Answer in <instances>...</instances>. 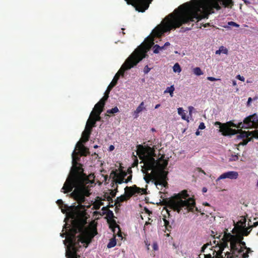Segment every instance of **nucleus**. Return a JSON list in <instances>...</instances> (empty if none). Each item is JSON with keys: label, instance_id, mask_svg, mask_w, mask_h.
I'll return each mask as SVG.
<instances>
[{"label": "nucleus", "instance_id": "f257e3e1", "mask_svg": "<svg viewBox=\"0 0 258 258\" xmlns=\"http://www.w3.org/2000/svg\"><path fill=\"white\" fill-rule=\"evenodd\" d=\"M74 168L72 173L69 176L64 182L61 191L64 194L71 191L75 188L73 192L70 194V197L73 198L79 204L77 206L68 207L64 204L61 200H58L56 202L61 210V212L64 214L67 211H72L73 218L75 215L78 214L81 217L84 216V212L80 211L81 209H84L85 206L82 204L86 201V197L90 195V189L86 184L90 181L87 175L83 173V169L81 166L77 167L76 159L73 157Z\"/></svg>", "mask_w": 258, "mask_h": 258}, {"label": "nucleus", "instance_id": "f03ea898", "mask_svg": "<svg viewBox=\"0 0 258 258\" xmlns=\"http://www.w3.org/2000/svg\"><path fill=\"white\" fill-rule=\"evenodd\" d=\"M81 218V225L72 227L67 233H60L61 237H66L63 241V244L66 246V256L68 249L72 247L76 251L77 254L80 255L78 253L79 249L81 247L80 243H89L90 239L97 234L95 227L89 229L84 227L83 224H85L86 221L83 217Z\"/></svg>", "mask_w": 258, "mask_h": 258}, {"label": "nucleus", "instance_id": "7ed1b4c3", "mask_svg": "<svg viewBox=\"0 0 258 258\" xmlns=\"http://www.w3.org/2000/svg\"><path fill=\"white\" fill-rule=\"evenodd\" d=\"M166 206L168 208L180 214H185L189 212H200L196 207L195 200L189 197L186 190H182L176 196L168 200L166 202Z\"/></svg>", "mask_w": 258, "mask_h": 258}, {"label": "nucleus", "instance_id": "20e7f679", "mask_svg": "<svg viewBox=\"0 0 258 258\" xmlns=\"http://www.w3.org/2000/svg\"><path fill=\"white\" fill-rule=\"evenodd\" d=\"M154 44L152 41L150 44L141 45L137 48L126 59L124 63L122 64L120 69L115 74L119 79L120 76H123L124 72L129 70L135 66L137 65L141 60L147 56V52L150 49L151 45Z\"/></svg>", "mask_w": 258, "mask_h": 258}, {"label": "nucleus", "instance_id": "39448f33", "mask_svg": "<svg viewBox=\"0 0 258 258\" xmlns=\"http://www.w3.org/2000/svg\"><path fill=\"white\" fill-rule=\"evenodd\" d=\"M166 167L167 163H166L161 168L156 167L152 169L151 173H148L149 170H147L146 167L145 166V170H143V173L146 174L144 178L145 180L147 183H149L150 180H153L156 186L159 185L166 187L168 184L167 180L168 173V171L164 170Z\"/></svg>", "mask_w": 258, "mask_h": 258}, {"label": "nucleus", "instance_id": "423d86ee", "mask_svg": "<svg viewBox=\"0 0 258 258\" xmlns=\"http://www.w3.org/2000/svg\"><path fill=\"white\" fill-rule=\"evenodd\" d=\"M148 156L146 157L144 162V166L146 167L147 170H151L152 169L156 167L161 168L164 164L168 165V160L164 159V155H162L158 160H155L154 157L156 156L154 148L148 147L147 148Z\"/></svg>", "mask_w": 258, "mask_h": 258}, {"label": "nucleus", "instance_id": "0eeeda50", "mask_svg": "<svg viewBox=\"0 0 258 258\" xmlns=\"http://www.w3.org/2000/svg\"><path fill=\"white\" fill-rule=\"evenodd\" d=\"M76 148H78V149L79 150V152H76V151L75 150L72 153L73 166L72 168V170L70 173V174L72 173V172L73 170V168H74L73 157L75 158V159H76V163H75L76 164L77 167L81 166L82 167V168L84 170V169L82 167V165L81 164H79L77 162V161L80 160L79 153L80 154V155L81 156H86L87 155H89L90 153L89 149L88 148L86 147L85 146H84L83 144V143H82L80 141H79L77 143V144L76 145Z\"/></svg>", "mask_w": 258, "mask_h": 258}, {"label": "nucleus", "instance_id": "6e6552de", "mask_svg": "<svg viewBox=\"0 0 258 258\" xmlns=\"http://www.w3.org/2000/svg\"><path fill=\"white\" fill-rule=\"evenodd\" d=\"M258 125V117L254 113L252 115L246 117L243 122H240L238 123V128H248L254 126Z\"/></svg>", "mask_w": 258, "mask_h": 258}, {"label": "nucleus", "instance_id": "1a4fd4ad", "mask_svg": "<svg viewBox=\"0 0 258 258\" xmlns=\"http://www.w3.org/2000/svg\"><path fill=\"white\" fill-rule=\"evenodd\" d=\"M128 4H132L136 10L140 12H144L147 10L149 7L150 2L149 0H132V3L129 0H125Z\"/></svg>", "mask_w": 258, "mask_h": 258}, {"label": "nucleus", "instance_id": "9d476101", "mask_svg": "<svg viewBox=\"0 0 258 258\" xmlns=\"http://www.w3.org/2000/svg\"><path fill=\"white\" fill-rule=\"evenodd\" d=\"M215 125H219L220 126L219 131L222 133L223 136H226L237 134V131L229 127L226 123H222L219 121H216L215 123Z\"/></svg>", "mask_w": 258, "mask_h": 258}, {"label": "nucleus", "instance_id": "9b49d317", "mask_svg": "<svg viewBox=\"0 0 258 258\" xmlns=\"http://www.w3.org/2000/svg\"><path fill=\"white\" fill-rule=\"evenodd\" d=\"M224 238L227 241H229L231 251H233L234 254H235L236 251L238 250L237 244L238 243L235 241L234 237L230 233H225L224 235Z\"/></svg>", "mask_w": 258, "mask_h": 258}, {"label": "nucleus", "instance_id": "f8f14e48", "mask_svg": "<svg viewBox=\"0 0 258 258\" xmlns=\"http://www.w3.org/2000/svg\"><path fill=\"white\" fill-rule=\"evenodd\" d=\"M107 99L108 96H104L103 98H101L100 100L95 104L93 110L91 113L92 115H93L95 113L101 114V113L103 111V109Z\"/></svg>", "mask_w": 258, "mask_h": 258}, {"label": "nucleus", "instance_id": "ddd939ff", "mask_svg": "<svg viewBox=\"0 0 258 258\" xmlns=\"http://www.w3.org/2000/svg\"><path fill=\"white\" fill-rule=\"evenodd\" d=\"M238 177V173L237 171H230L224 172L217 179L220 180L221 179L229 178L230 179H236Z\"/></svg>", "mask_w": 258, "mask_h": 258}, {"label": "nucleus", "instance_id": "4468645a", "mask_svg": "<svg viewBox=\"0 0 258 258\" xmlns=\"http://www.w3.org/2000/svg\"><path fill=\"white\" fill-rule=\"evenodd\" d=\"M111 174H113L117 177V179L115 180L116 183L121 184L124 182V178L127 175V173L125 171H121V173L117 174L115 171H112Z\"/></svg>", "mask_w": 258, "mask_h": 258}, {"label": "nucleus", "instance_id": "2eb2a0df", "mask_svg": "<svg viewBox=\"0 0 258 258\" xmlns=\"http://www.w3.org/2000/svg\"><path fill=\"white\" fill-rule=\"evenodd\" d=\"M118 80V76L115 75L112 81H111L110 84L108 86V88L105 92L104 96L107 95L108 98L109 97V94L110 91L117 84Z\"/></svg>", "mask_w": 258, "mask_h": 258}, {"label": "nucleus", "instance_id": "dca6fc26", "mask_svg": "<svg viewBox=\"0 0 258 258\" xmlns=\"http://www.w3.org/2000/svg\"><path fill=\"white\" fill-rule=\"evenodd\" d=\"M238 132L239 133V135L237 136V138L239 139H243L244 138H246V139L250 138L249 137L250 136V137L252 138V135H253V131L252 132H246V131H242L241 130H237V133H238Z\"/></svg>", "mask_w": 258, "mask_h": 258}, {"label": "nucleus", "instance_id": "f3484780", "mask_svg": "<svg viewBox=\"0 0 258 258\" xmlns=\"http://www.w3.org/2000/svg\"><path fill=\"white\" fill-rule=\"evenodd\" d=\"M127 189H134V195L135 194H146V189L137 187L136 185L132 186H127Z\"/></svg>", "mask_w": 258, "mask_h": 258}, {"label": "nucleus", "instance_id": "a211bd4d", "mask_svg": "<svg viewBox=\"0 0 258 258\" xmlns=\"http://www.w3.org/2000/svg\"><path fill=\"white\" fill-rule=\"evenodd\" d=\"M146 108L144 106V102H142L139 106L137 108L136 110L133 112V116L134 118H137L139 115V114L143 110H145Z\"/></svg>", "mask_w": 258, "mask_h": 258}, {"label": "nucleus", "instance_id": "6ab92c4d", "mask_svg": "<svg viewBox=\"0 0 258 258\" xmlns=\"http://www.w3.org/2000/svg\"><path fill=\"white\" fill-rule=\"evenodd\" d=\"M67 258H81L80 255H77L76 251L74 250V248H69L67 252Z\"/></svg>", "mask_w": 258, "mask_h": 258}, {"label": "nucleus", "instance_id": "aec40b11", "mask_svg": "<svg viewBox=\"0 0 258 258\" xmlns=\"http://www.w3.org/2000/svg\"><path fill=\"white\" fill-rule=\"evenodd\" d=\"M67 258H81L80 255H77L76 251L74 250V248H69L67 252Z\"/></svg>", "mask_w": 258, "mask_h": 258}, {"label": "nucleus", "instance_id": "412c9836", "mask_svg": "<svg viewBox=\"0 0 258 258\" xmlns=\"http://www.w3.org/2000/svg\"><path fill=\"white\" fill-rule=\"evenodd\" d=\"M128 200L127 197L125 195H123L120 196V197L117 198L116 200L115 201L114 205H116L117 207L120 206V203H122L124 201H126Z\"/></svg>", "mask_w": 258, "mask_h": 258}, {"label": "nucleus", "instance_id": "4be33fe9", "mask_svg": "<svg viewBox=\"0 0 258 258\" xmlns=\"http://www.w3.org/2000/svg\"><path fill=\"white\" fill-rule=\"evenodd\" d=\"M90 135H91V134L90 133L87 132L85 133V131H84V132L82 133V140L80 141V142H81L82 143H85V142H87L90 138Z\"/></svg>", "mask_w": 258, "mask_h": 258}, {"label": "nucleus", "instance_id": "5701e85b", "mask_svg": "<svg viewBox=\"0 0 258 258\" xmlns=\"http://www.w3.org/2000/svg\"><path fill=\"white\" fill-rule=\"evenodd\" d=\"M178 113L181 115L182 119L185 120H188L187 118L186 117V113L182 108L179 107L177 109Z\"/></svg>", "mask_w": 258, "mask_h": 258}, {"label": "nucleus", "instance_id": "b1692460", "mask_svg": "<svg viewBox=\"0 0 258 258\" xmlns=\"http://www.w3.org/2000/svg\"><path fill=\"white\" fill-rule=\"evenodd\" d=\"M175 90V88L173 85L171 86L170 87H168L166 88V89L164 91V93L166 94L169 93L170 96L171 97L173 96V92Z\"/></svg>", "mask_w": 258, "mask_h": 258}, {"label": "nucleus", "instance_id": "393cba45", "mask_svg": "<svg viewBox=\"0 0 258 258\" xmlns=\"http://www.w3.org/2000/svg\"><path fill=\"white\" fill-rule=\"evenodd\" d=\"M221 53L227 54H228V49L223 46H221L218 50L216 51L215 53L216 54H220Z\"/></svg>", "mask_w": 258, "mask_h": 258}, {"label": "nucleus", "instance_id": "a878e982", "mask_svg": "<svg viewBox=\"0 0 258 258\" xmlns=\"http://www.w3.org/2000/svg\"><path fill=\"white\" fill-rule=\"evenodd\" d=\"M96 122L93 118V115H92V114L91 113L90 116L88 119L87 123L89 124L92 127H95L96 126Z\"/></svg>", "mask_w": 258, "mask_h": 258}, {"label": "nucleus", "instance_id": "bb28decb", "mask_svg": "<svg viewBox=\"0 0 258 258\" xmlns=\"http://www.w3.org/2000/svg\"><path fill=\"white\" fill-rule=\"evenodd\" d=\"M125 196L129 199L131 197L134 195V189H127V186L125 188Z\"/></svg>", "mask_w": 258, "mask_h": 258}, {"label": "nucleus", "instance_id": "cd10ccee", "mask_svg": "<svg viewBox=\"0 0 258 258\" xmlns=\"http://www.w3.org/2000/svg\"><path fill=\"white\" fill-rule=\"evenodd\" d=\"M153 52L154 53H158L160 50H162L164 49V46H160L158 44H156L153 47Z\"/></svg>", "mask_w": 258, "mask_h": 258}, {"label": "nucleus", "instance_id": "c85d7f7f", "mask_svg": "<svg viewBox=\"0 0 258 258\" xmlns=\"http://www.w3.org/2000/svg\"><path fill=\"white\" fill-rule=\"evenodd\" d=\"M222 239L224 240V241L220 243L218 247L222 249V250H223L225 247L228 246V242L229 241H227L224 238V237L222 238Z\"/></svg>", "mask_w": 258, "mask_h": 258}, {"label": "nucleus", "instance_id": "c756f323", "mask_svg": "<svg viewBox=\"0 0 258 258\" xmlns=\"http://www.w3.org/2000/svg\"><path fill=\"white\" fill-rule=\"evenodd\" d=\"M233 236L235 238L234 239L235 240V241L237 243H239L242 241L244 235L242 233V234L233 235Z\"/></svg>", "mask_w": 258, "mask_h": 258}, {"label": "nucleus", "instance_id": "7c9ffc66", "mask_svg": "<svg viewBox=\"0 0 258 258\" xmlns=\"http://www.w3.org/2000/svg\"><path fill=\"white\" fill-rule=\"evenodd\" d=\"M192 72L194 74L197 76H201L203 74V71L201 70L200 68L196 67L192 70Z\"/></svg>", "mask_w": 258, "mask_h": 258}, {"label": "nucleus", "instance_id": "2f4dec72", "mask_svg": "<svg viewBox=\"0 0 258 258\" xmlns=\"http://www.w3.org/2000/svg\"><path fill=\"white\" fill-rule=\"evenodd\" d=\"M230 26H233V27H239V25L237 24L236 23H235L234 22L230 21V22H228V25H227L224 26L223 27L225 28L229 29V28H230Z\"/></svg>", "mask_w": 258, "mask_h": 258}, {"label": "nucleus", "instance_id": "473e14b6", "mask_svg": "<svg viewBox=\"0 0 258 258\" xmlns=\"http://www.w3.org/2000/svg\"><path fill=\"white\" fill-rule=\"evenodd\" d=\"M173 72L175 73H179L181 71V69L178 63H176L173 67Z\"/></svg>", "mask_w": 258, "mask_h": 258}, {"label": "nucleus", "instance_id": "72a5a7b5", "mask_svg": "<svg viewBox=\"0 0 258 258\" xmlns=\"http://www.w3.org/2000/svg\"><path fill=\"white\" fill-rule=\"evenodd\" d=\"M251 230V228H249V225L247 228H244V227L243 228L242 233L243 234V235L244 236H246L249 234Z\"/></svg>", "mask_w": 258, "mask_h": 258}, {"label": "nucleus", "instance_id": "f704fd0d", "mask_svg": "<svg viewBox=\"0 0 258 258\" xmlns=\"http://www.w3.org/2000/svg\"><path fill=\"white\" fill-rule=\"evenodd\" d=\"M116 244V241L115 239H112L110 240L109 243L107 244L108 248H111L115 246Z\"/></svg>", "mask_w": 258, "mask_h": 258}, {"label": "nucleus", "instance_id": "c9c22d12", "mask_svg": "<svg viewBox=\"0 0 258 258\" xmlns=\"http://www.w3.org/2000/svg\"><path fill=\"white\" fill-rule=\"evenodd\" d=\"M119 111V109L117 107L115 106L114 108L107 110V113L114 114Z\"/></svg>", "mask_w": 258, "mask_h": 258}, {"label": "nucleus", "instance_id": "e433bc0d", "mask_svg": "<svg viewBox=\"0 0 258 258\" xmlns=\"http://www.w3.org/2000/svg\"><path fill=\"white\" fill-rule=\"evenodd\" d=\"M163 221L166 229L168 231H170V229L171 228V226L170 225L169 222L165 218L163 219Z\"/></svg>", "mask_w": 258, "mask_h": 258}, {"label": "nucleus", "instance_id": "4c0bfd02", "mask_svg": "<svg viewBox=\"0 0 258 258\" xmlns=\"http://www.w3.org/2000/svg\"><path fill=\"white\" fill-rule=\"evenodd\" d=\"M93 127H92L89 124L86 123L85 129L84 130L85 131V133L87 132V133H90V134H91Z\"/></svg>", "mask_w": 258, "mask_h": 258}, {"label": "nucleus", "instance_id": "58836bf2", "mask_svg": "<svg viewBox=\"0 0 258 258\" xmlns=\"http://www.w3.org/2000/svg\"><path fill=\"white\" fill-rule=\"evenodd\" d=\"M225 256H227V258H233L235 256H237V255L236 254H234V253H233V251H231L230 252H226L225 253Z\"/></svg>", "mask_w": 258, "mask_h": 258}, {"label": "nucleus", "instance_id": "ea45409f", "mask_svg": "<svg viewBox=\"0 0 258 258\" xmlns=\"http://www.w3.org/2000/svg\"><path fill=\"white\" fill-rule=\"evenodd\" d=\"M106 216L107 218L110 219H111L114 217L113 212L110 210H108L107 212H106Z\"/></svg>", "mask_w": 258, "mask_h": 258}, {"label": "nucleus", "instance_id": "a19ab883", "mask_svg": "<svg viewBox=\"0 0 258 258\" xmlns=\"http://www.w3.org/2000/svg\"><path fill=\"white\" fill-rule=\"evenodd\" d=\"M223 250H222V249L219 248V249L216 252V256L217 258H223V256L222 255Z\"/></svg>", "mask_w": 258, "mask_h": 258}, {"label": "nucleus", "instance_id": "79ce46f5", "mask_svg": "<svg viewBox=\"0 0 258 258\" xmlns=\"http://www.w3.org/2000/svg\"><path fill=\"white\" fill-rule=\"evenodd\" d=\"M100 115V114H99L98 113H95L93 114V118H94L96 122L101 120V118Z\"/></svg>", "mask_w": 258, "mask_h": 258}, {"label": "nucleus", "instance_id": "37998d69", "mask_svg": "<svg viewBox=\"0 0 258 258\" xmlns=\"http://www.w3.org/2000/svg\"><path fill=\"white\" fill-rule=\"evenodd\" d=\"M238 223H240V226L242 228L245 227V226H246V219H245V218H243L242 219L240 220L238 222Z\"/></svg>", "mask_w": 258, "mask_h": 258}, {"label": "nucleus", "instance_id": "c03bdc74", "mask_svg": "<svg viewBox=\"0 0 258 258\" xmlns=\"http://www.w3.org/2000/svg\"><path fill=\"white\" fill-rule=\"evenodd\" d=\"M239 157L238 154L232 155L231 158H229V161H237Z\"/></svg>", "mask_w": 258, "mask_h": 258}, {"label": "nucleus", "instance_id": "a18cd8bd", "mask_svg": "<svg viewBox=\"0 0 258 258\" xmlns=\"http://www.w3.org/2000/svg\"><path fill=\"white\" fill-rule=\"evenodd\" d=\"M252 138L250 137V138L243 140V141L240 143V145H241L243 146L246 145L249 142H250L251 141Z\"/></svg>", "mask_w": 258, "mask_h": 258}, {"label": "nucleus", "instance_id": "49530a36", "mask_svg": "<svg viewBox=\"0 0 258 258\" xmlns=\"http://www.w3.org/2000/svg\"><path fill=\"white\" fill-rule=\"evenodd\" d=\"M134 161L132 164V167H134L135 166H137L138 165V160L136 156L134 155Z\"/></svg>", "mask_w": 258, "mask_h": 258}, {"label": "nucleus", "instance_id": "de8ad7c7", "mask_svg": "<svg viewBox=\"0 0 258 258\" xmlns=\"http://www.w3.org/2000/svg\"><path fill=\"white\" fill-rule=\"evenodd\" d=\"M226 123H227V125H228V126L230 127V126H232V127H237V128H238V124H236L235 123H234L232 121H229V122H227Z\"/></svg>", "mask_w": 258, "mask_h": 258}, {"label": "nucleus", "instance_id": "09e8293b", "mask_svg": "<svg viewBox=\"0 0 258 258\" xmlns=\"http://www.w3.org/2000/svg\"><path fill=\"white\" fill-rule=\"evenodd\" d=\"M244 248H243L242 246H240V248L238 247V250L236 251V254L237 255L238 254H240L242 252H243L244 251Z\"/></svg>", "mask_w": 258, "mask_h": 258}, {"label": "nucleus", "instance_id": "8fccbe9b", "mask_svg": "<svg viewBox=\"0 0 258 258\" xmlns=\"http://www.w3.org/2000/svg\"><path fill=\"white\" fill-rule=\"evenodd\" d=\"M207 80L210 81H218L220 80V79H216L213 77H207Z\"/></svg>", "mask_w": 258, "mask_h": 258}, {"label": "nucleus", "instance_id": "3c124183", "mask_svg": "<svg viewBox=\"0 0 258 258\" xmlns=\"http://www.w3.org/2000/svg\"><path fill=\"white\" fill-rule=\"evenodd\" d=\"M151 70V69L148 67V66H146L144 69V72L145 74H147Z\"/></svg>", "mask_w": 258, "mask_h": 258}, {"label": "nucleus", "instance_id": "603ef678", "mask_svg": "<svg viewBox=\"0 0 258 258\" xmlns=\"http://www.w3.org/2000/svg\"><path fill=\"white\" fill-rule=\"evenodd\" d=\"M118 190H117V187L116 188V189L114 190V191L113 190H112L111 192H110V195L112 197H115V196H116V192H117Z\"/></svg>", "mask_w": 258, "mask_h": 258}, {"label": "nucleus", "instance_id": "864d4df0", "mask_svg": "<svg viewBox=\"0 0 258 258\" xmlns=\"http://www.w3.org/2000/svg\"><path fill=\"white\" fill-rule=\"evenodd\" d=\"M252 138L258 139V131H253Z\"/></svg>", "mask_w": 258, "mask_h": 258}, {"label": "nucleus", "instance_id": "5fc2aeb1", "mask_svg": "<svg viewBox=\"0 0 258 258\" xmlns=\"http://www.w3.org/2000/svg\"><path fill=\"white\" fill-rule=\"evenodd\" d=\"M206 127L205 123L204 122H201L200 123V125L199 126V129L200 130H204Z\"/></svg>", "mask_w": 258, "mask_h": 258}, {"label": "nucleus", "instance_id": "6e6d98bb", "mask_svg": "<svg viewBox=\"0 0 258 258\" xmlns=\"http://www.w3.org/2000/svg\"><path fill=\"white\" fill-rule=\"evenodd\" d=\"M153 249L154 250H157L158 249V245L156 242H154L152 245Z\"/></svg>", "mask_w": 258, "mask_h": 258}, {"label": "nucleus", "instance_id": "4d7b16f0", "mask_svg": "<svg viewBox=\"0 0 258 258\" xmlns=\"http://www.w3.org/2000/svg\"><path fill=\"white\" fill-rule=\"evenodd\" d=\"M236 78L241 81H244V78L243 76H241L240 75H238L236 76Z\"/></svg>", "mask_w": 258, "mask_h": 258}, {"label": "nucleus", "instance_id": "13d9d810", "mask_svg": "<svg viewBox=\"0 0 258 258\" xmlns=\"http://www.w3.org/2000/svg\"><path fill=\"white\" fill-rule=\"evenodd\" d=\"M238 244H239L240 246H242L244 249L247 248V247L246 246V244H245V242L242 241L241 242L238 243Z\"/></svg>", "mask_w": 258, "mask_h": 258}, {"label": "nucleus", "instance_id": "bf43d9fd", "mask_svg": "<svg viewBox=\"0 0 258 258\" xmlns=\"http://www.w3.org/2000/svg\"><path fill=\"white\" fill-rule=\"evenodd\" d=\"M132 178V175L131 174L124 181L125 183H127L131 181Z\"/></svg>", "mask_w": 258, "mask_h": 258}, {"label": "nucleus", "instance_id": "052dcab7", "mask_svg": "<svg viewBox=\"0 0 258 258\" xmlns=\"http://www.w3.org/2000/svg\"><path fill=\"white\" fill-rule=\"evenodd\" d=\"M208 245H209V244H208V243H207V244H204V245L202 246V247L201 252H204V251H205V249L207 247V246H208Z\"/></svg>", "mask_w": 258, "mask_h": 258}, {"label": "nucleus", "instance_id": "680f3d73", "mask_svg": "<svg viewBox=\"0 0 258 258\" xmlns=\"http://www.w3.org/2000/svg\"><path fill=\"white\" fill-rule=\"evenodd\" d=\"M257 226H258V222H254L253 225H251V226H249V228H253V227H256Z\"/></svg>", "mask_w": 258, "mask_h": 258}, {"label": "nucleus", "instance_id": "e2e57ef3", "mask_svg": "<svg viewBox=\"0 0 258 258\" xmlns=\"http://www.w3.org/2000/svg\"><path fill=\"white\" fill-rule=\"evenodd\" d=\"M243 258H247L248 256V252H243L242 255Z\"/></svg>", "mask_w": 258, "mask_h": 258}, {"label": "nucleus", "instance_id": "0e129e2a", "mask_svg": "<svg viewBox=\"0 0 258 258\" xmlns=\"http://www.w3.org/2000/svg\"><path fill=\"white\" fill-rule=\"evenodd\" d=\"M251 101H252V98L251 97H249L248 99V101L247 102V105L249 106Z\"/></svg>", "mask_w": 258, "mask_h": 258}, {"label": "nucleus", "instance_id": "69168bd1", "mask_svg": "<svg viewBox=\"0 0 258 258\" xmlns=\"http://www.w3.org/2000/svg\"><path fill=\"white\" fill-rule=\"evenodd\" d=\"M205 258H214L210 254L205 255Z\"/></svg>", "mask_w": 258, "mask_h": 258}, {"label": "nucleus", "instance_id": "338daca9", "mask_svg": "<svg viewBox=\"0 0 258 258\" xmlns=\"http://www.w3.org/2000/svg\"><path fill=\"white\" fill-rule=\"evenodd\" d=\"M114 149V147L113 145H110L109 147L110 151H113Z\"/></svg>", "mask_w": 258, "mask_h": 258}, {"label": "nucleus", "instance_id": "774afa93", "mask_svg": "<svg viewBox=\"0 0 258 258\" xmlns=\"http://www.w3.org/2000/svg\"><path fill=\"white\" fill-rule=\"evenodd\" d=\"M107 201H109V202H110V201H111V202H113L112 199V198H111V197H110V196H108V197H107Z\"/></svg>", "mask_w": 258, "mask_h": 258}]
</instances>
